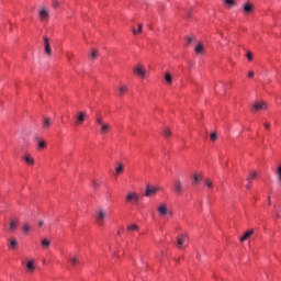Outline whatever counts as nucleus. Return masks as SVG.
<instances>
[{
  "mask_svg": "<svg viewBox=\"0 0 281 281\" xmlns=\"http://www.w3.org/2000/svg\"><path fill=\"white\" fill-rule=\"evenodd\" d=\"M203 179V176L201 175H194L193 177V183H199Z\"/></svg>",
  "mask_w": 281,
  "mask_h": 281,
  "instance_id": "c85d7f7f",
  "label": "nucleus"
},
{
  "mask_svg": "<svg viewBox=\"0 0 281 281\" xmlns=\"http://www.w3.org/2000/svg\"><path fill=\"white\" fill-rule=\"evenodd\" d=\"M90 58H92V59L98 58V50H92Z\"/></svg>",
  "mask_w": 281,
  "mask_h": 281,
  "instance_id": "c9c22d12",
  "label": "nucleus"
},
{
  "mask_svg": "<svg viewBox=\"0 0 281 281\" xmlns=\"http://www.w3.org/2000/svg\"><path fill=\"white\" fill-rule=\"evenodd\" d=\"M173 190L176 194H181L183 192V187L181 186V180H175L173 181Z\"/></svg>",
  "mask_w": 281,
  "mask_h": 281,
  "instance_id": "9d476101",
  "label": "nucleus"
},
{
  "mask_svg": "<svg viewBox=\"0 0 281 281\" xmlns=\"http://www.w3.org/2000/svg\"><path fill=\"white\" fill-rule=\"evenodd\" d=\"M49 19V9H47V8H42L41 10H40V20L42 21V22H45V21H47Z\"/></svg>",
  "mask_w": 281,
  "mask_h": 281,
  "instance_id": "0eeeda50",
  "label": "nucleus"
},
{
  "mask_svg": "<svg viewBox=\"0 0 281 281\" xmlns=\"http://www.w3.org/2000/svg\"><path fill=\"white\" fill-rule=\"evenodd\" d=\"M256 177H258V173L256 171H252L247 178V181L251 182L254 181V179H256Z\"/></svg>",
  "mask_w": 281,
  "mask_h": 281,
  "instance_id": "cd10ccee",
  "label": "nucleus"
},
{
  "mask_svg": "<svg viewBox=\"0 0 281 281\" xmlns=\"http://www.w3.org/2000/svg\"><path fill=\"white\" fill-rule=\"evenodd\" d=\"M95 124L100 126V135H109V133H111V124L104 122L101 115L95 117Z\"/></svg>",
  "mask_w": 281,
  "mask_h": 281,
  "instance_id": "f257e3e1",
  "label": "nucleus"
},
{
  "mask_svg": "<svg viewBox=\"0 0 281 281\" xmlns=\"http://www.w3.org/2000/svg\"><path fill=\"white\" fill-rule=\"evenodd\" d=\"M116 175H122L124 172V164L117 162L115 167Z\"/></svg>",
  "mask_w": 281,
  "mask_h": 281,
  "instance_id": "a211bd4d",
  "label": "nucleus"
},
{
  "mask_svg": "<svg viewBox=\"0 0 281 281\" xmlns=\"http://www.w3.org/2000/svg\"><path fill=\"white\" fill-rule=\"evenodd\" d=\"M8 247L9 249H16V247H19V241L16 240V238L10 239L8 243Z\"/></svg>",
  "mask_w": 281,
  "mask_h": 281,
  "instance_id": "f3484780",
  "label": "nucleus"
},
{
  "mask_svg": "<svg viewBox=\"0 0 281 281\" xmlns=\"http://www.w3.org/2000/svg\"><path fill=\"white\" fill-rule=\"evenodd\" d=\"M125 201L131 205H137V203H139V194H137L136 192H130L126 195Z\"/></svg>",
  "mask_w": 281,
  "mask_h": 281,
  "instance_id": "f03ea898",
  "label": "nucleus"
},
{
  "mask_svg": "<svg viewBox=\"0 0 281 281\" xmlns=\"http://www.w3.org/2000/svg\"><path fill=\"white\" fill-rule=\"evenodd\" d=\"M59 5H60V3L58 2V0L53 1V7L54 8H58Z\"/></svg>",
  "mask_w": 281,
  "mask_h": 281,
  "instance_id": "ea45409f",
  "label": "nucleus"
},
{
  "mask_svg": "<svg viewBox=\"0 0 281 281\" xmlns=\"http://www.w3.org/2000/svg\"><path fill=\"white\" fill-rule=\"evenodd\" d=\"M75 117H76V124L81 125L87 120V112L80 111L77 113V115Z\"/></svg>",
  "mask_w": 281,
  "mask_h": 281,
  "instance_id": "423d86ee",
  "label": "nucleus"
},
{
  "mask_svg": "<svg viewBox=\"0 0 281 281\" xmlns=\"http://www.w3.org/2000/svg\"><path fill=\"white\" fill-rule=\"evenodd\" d=\"M132 32L134 35L138 34L137 30H135V29H133Z\"/></svg>",
  "mask_w": 281,
  "mask_h": 281,
  "instance_id": "c03bdc74",
  "label": "nucleus"
},
{
  "mask_svg": "<svg viewBox=\"0 0 281 281\" xmlns=\"http://www.w3.org/2000/svg\"><path fill=\"white\" fill-rule=\"evenodd\" d=\"M224 3L229 8H234V5H236V0H224Z\"/></svg>",
  "mask_w": 281,
  "mask_h": 281,
  "instance_id": "bb28decb",
  "label": "nucleus"
},
{
  "mask_svg": "<svg viewBox=\"0 0 281 281\" xmlns=\"http://www.w3.org/2000/svg\"><path fill=\"white\" fill-rule=\"evenodd\" d=\"M268 201H269V203H271V198H269V200H268Z\"/></svg>",
  "mask_w": 281,
  "mask_h": 281,
  "instance_id": "49530a36",
  "label": "nucleus"
},
{
  "mask_svg": "<svg viewBox=\"0 0 281 281\" xmlns=\"http://www.w3.org/2000/svg\"><path fill=\"white\" fill-rule=\"evenodd\" d=\"M16 227H19V220L18 217H13L9 224V232L14 234V232H16Z\"/></svg>",
  "mask_w": 281,
  "mask_h": 281,
  "instance_id": "6e6552de",
  "label": "nucleus"
},
{
  "mask_svg": "<svg viewBox=\"0 0 281 281\" xmlns=\"http://www.w3.org/2000/svg\"><path fill=\"white\" fill-rule=\"evenodd\" d=\"M254 235V231H248L244 234V236L241 238H239L240 243H245V240H247V238H249V236Z\"/></svg>",
  "mask_w": 281,
  "mask_h": 281,
  "instance_id": "4be33fe9",
  "label": "nucleus"
},
{
  "mask_svg": "<svg viewBox=\"0 0 281 281\" xmlns=\"http://www.w3.org/2000/svg\"><path fill=\"white\" fill-rule=\"evenodd\" d=\"M137 229H139V226H137V224H132L127 226V232H137Z\"/></svg>",
  "mask_w": 281,
  "mask_h": 281,
  "instance_id": "a878e982",
  "label": "nucleus"
},
{
  "mask_svg": "<svg viewBox=\"0 0 281 281\" xmlns=\"http://www.w3.org/2000/svg\"><path fill=\"white\" fill-rule=\"evenodd\" d=\"M52 124H54V121H52L50 117H43V120H42V128L44 131H47L48 128H50Z\"/></svg>",
  "mask_w": 281,
  "mask_h": 281,
  "instance_id": "1a4fd4ad",
  "label": "nucleus"
},
{
  "mask_svg": "<svg viewBox=\"0 0 281 281\" xmlns=\"http://www.w3.org/2000/svg\"><path fill=\"white\" fill-rule=\"evenodd\" d=\"M22 159L29 166H34V158L32 157L31 154H26L25 156L22 157Z\"/></svg>",
  "mask_w": 281,
  "mask_h": 281,
  "instance_id": "dca6fc26",
  "label": "nucleus"
},
{
  "mask_svg": "<svg viewBox=\"0 0 281 281\" xmlns=\"http://www.w3.org/2000/svg\"><path fill=\"white\" fill-rule=\"evenodd\" d=\"M187 236L180 235L177 237V247L181 248L183 245H186Z\"/></svg>",
  "mask_w": 281,
  "mask_h": 281,
  "instance_id": "2eb2a0df",
  "label": "nucleus"
},
{
  "mask_svg": "<svg viewBox=\"0 0 281 281\" xmlns=\"http://www.w3.org/2000/svg\"><path fill=\"white\" fill-rule=\"evenodd\" d=\"M246 57L248 60H254V54L251 52H247Z\"/></svg>",
  "mask_w": 281,
  "mask_h": 281,
  "instance_id": "f704fd0d",
  "label": "nucleus"
},
{
  "mask_svg": "<svg viewBox=\"0 0 281 281\" xmlns=\"http://www.w3.org/2000/svg\"><path fill=\"white\" fill-rule=\"evenodd\" d=\"M26 269H27V271H30V273L34 272V269H36V267L34 266V260L27 261Z\"/></svg>",
  "mask_w": 281,
  "mask_h": 281,
  "instance_id": "aec40b11",
  "label": "nucleus"
},
{
  "mask_svg": "<svg viewBox=\"0 0 281 281\" xmlns=\"http://www.w3.org/2000/svg\"><path fill=\"white\" fill-rule=\"evenodd\" d=\"M194 41V36L187 37V45H190Z\"/></svg>",
  "mask_w": 281,
  "mask_h": 281,
  "instance_id": "58836bf2",
  "label": "nucleus"
},
{
  "mask_svg": "<svg viewBox=\"0 0 281 281\" xmlns=\"http://www.w3.org/2000/svg\"><path fill=\"white\" fill-rule=\"evenodd\" d=\"M247 190H249V184H246Z\"/></svg>",
  "mask_w": 281,
  "mask_h": 281,
  "instance_id": "a18cd8bd",
  "label": "nucleus"
},
{
  "mask_svg": "<svg viewBox=\"0 0 281 281\" xmlns=\"http://www.w3.org/2000/svg\"><path fill=\"white\" fill-rule=\"evenodd\" d=\"M43 41H44V54H46V56H52V44L49 42V37L44 35Z\"/></svg>",
  "mask_w": 281,
  "mask_h": 281,
  "instance_id": "20e7f679",
  "label": "nucleus"
},
{
  "mask_svg": "<svg viewBox=\"0 0 281 281\" xmlns=\"http://www.w3.org/2000/svg\"><path fill=\"white\" fill-rule=\"evenodd\" d=\"M265 128H267V130L271 128V124L265 123Z\"/></svg>",
  "mask_w": 281,
  "mask_h": 281,
  "instance_id": "37998d69",
  "label": "nucleus"
},
{
  "mask_svg": "<svg viewBox=\"0 0 281 281\" xmlns=\"http://www.w3.org/2000/svg\"><path fill=\"white\" fill-rule=\"evenodd\" d=\"M126 91H128V86H121L119 88V95L122 97L123 94L126 93Z\"/></svg>",
  "mask_w": 281,
  "mask_h": 281,
  "instance_id": "b1692460",
  "label": "nucleus"
},
{
  "mask_svg": "<svg viewBox=\"0 0 281 281\" xmlns=\"http://www.w3.org/2000/svg\"><path fill=\"white\" fill-rule=\"evenodd\" d=\"M22 232H24V234H30V232H32V225H30V223L25 222L23 224Z\"/></svg>",
  "mask_w": 281,
  "mask_h": 281,
  "instance_id": "6ab92c4d",
  "label": "nucleus"
},
{
  "mask_svg": "<svg viewBox=\"0 0 281 281\" xmlns=\"http://www.w3.org/2000/svg\"><path fill=\"white\" fill-rule=\"evenodd\" d=\"M251 10H254V8L251 7V4L246 3V4L244 5V11H246L247 13L251 12Z\"/></svg>",
  "mask_w": 281,
  "mask_h": 281,
  "instance_id": "c756f323",
  "label": "nucleus"
},
{
  "mask_svg": "<svg viewBox=\"0 0 281 281\" xmlns=\"http://www.w3.org/2000/svg\"><path fill=\"white\" fill-rule=\"evenodd\" d=\"M165 80L167 85H172V76L170 75V72L165 74Z\"/></svg>",
  "mask_w": 281,
  "mask_h": 281,
  "instance_id": "393cba45",
  "label": "nucleus"
},
{
  "mask_svg": "<svg viewBox=\"0 0 281 281\" xmlns=\"http://www.w3.org/2000/svg\"><path fill=\"white\" fill-rule=\"evenodd\" d=\"M259 111H267V103L266 102H255L252 104V112L258 113Z\"/></svg>",
  "mask_w": 281,
  "mask_h": 281,
  "instance_id": "39448f33",
  "label": "nucleus"
},
{
  "mask_svg": "<svg viewBox=\"0 0 281 281\" xmlns=\"http://www.w3.org/2000/svg\"><path fill=\"white\" fill-rule=\"evenodd\" d=\"M195 54H203L205 52V48L203 47V43H199L194 48Z\"/></svg>",
  "mask_w": 281,
  "mask_h": 281,
  "instance_id": "412c9836",
  "label": "nucleus"
},
{
  "mask_svg": "<svg viewBox=\"0 0 281 281\" xmlns=\"http://www.w3.org/2000/svg\"><path fill=\"white\" fill-rule=\"evenodd\" d=\"M157 211L160 214V216H166V214H168V205L166 203H161Z\"/></svg>",
  "mask_w": 281,
  "mask_h": 281,
  "instance_id": "ddd939ff",
  "label": "nucleus"
},
{
  "mask_svg": "<svg viewBox=\"0 0 281 281\" xmlns=\"http://www.w3.org/2000/svg\"><path fill=\"white\" fill-rule=\"evenodd\" d=\"M216 139H218V135L216 134V132H213V133L211 134V140H212V142H216Z\"/></svg>",
  "mask_w": 281,
  "mask_h": 281,
  "instance_id": "2f4dec72",
  "label": "nucleus"
},
{
  "mask_svg": "<svg viewBox=\"0 0 281 281\" xmlns=\"http://www.w3.org/2000/svg\"><path fill=\"white\" fill-rule=\"evenodd\" d=\"M47 146V142H45V140H40L38 142V147L40 148H45Z\"/></svg>",
  "mask_w": 281,
  "mask_h": 281,
  "instance_id": "72a5a7b5",
  "label": "nucleus"
},
{
  "mask_svg": "<svg viewBox=\"0 0 281 281\" xmlns=\"http://www.w3.org/2000/svg\"><path fill=\"white\" fill-rule=\"evenodd\" d=\"M68 260H69V262L72 267H76L77 265H80V258L78 257V255H70L68 257Z\"/></svg>",
  "mask_w": 281,
  "mask_h": 281,
  "instance_id": "f8f14e48",
  "label": "nucleus"
},
{
  "mask_svg": "<svg viewBox=\"0 0 281 281\" xmlns=\"http://www.w3.org/2000/svg\"><path fill=\"white\" fill-rule=\"evenodd\" d=\"M49 245H52V241H49V239L47 238L42 239V247L44 249H49Z\"/></svg>",
  "mask_w": 281,
  "mask_h": 281,
  "instance_id": "5701e85b",
  "label": "nucleus"
},
{
  "mask_svg": "<svg viewBox=\"0 0 281 281\" xmlns=\"http://www.w3.org/2000/svg\"><path fill=\"white\" fill-rule=\"evenodd\" d=\"M106 220V212H104V210L99 209L97 211V216H95V222L102 226L104 225V221Z\"/></svg>",
  "mask_w": 281,
  "mask_h": 281,
  "instance_id": "7ed1b4c3",
  "label": "nucleus"
},
{
  "mask_svg": "<svg viewBox=\"0 0 281 281\" xmlns=\"http://www.w3.org/2000/svg\"><path fill=\"white\" fill-rule=\"evenodd\" d=\"M248 78H254V71H252V70H250V71L248 72Z\"/></svg>",
  "mask_w": 281,
  "mask_h": 281,
  "instance_id": "79ce46f5",
  "label": "nucleus"
},
{
  "mask_svg": "<svg viewBox=\"0 0 281 281\" xmlns=\"http://www.w3.org/2000/svg\"><path fill=\"white\" fill-rule=\"evenodd\" d=\"M92 188H95V189L100 188V182H98L97 180H93Z\"/></svg>",
  "mask_w": 281,
  "mask_h": 281,
  "instance_id": "e433bc0d",
  "label": "nucleus"
},
{
  "mask_svg": "<svg viewBox=\"0 0 281 281\" xmlns=\"http://www.w3.org/2000/svg\"><path fill=\"white\" fill-rule=\"evenodd\" d=\"M204 183H205V186L209 187V188H213V187H214V183H213L212 180H210V179H206V180L204 181Z\"/></svg>",
  "mask_w": 281,
  "mask_h": 281,
  "instance_id": "7c9ffc66",
  "label": "nucleus"
},
{
  "mask_svg": "<svg viewBox=\"0 0 281 281\" xmlns=\"http://www.w3.org/2000/svg\"><path fill=\"white\" fill-rule=\"evenodd\" d=\"M43 225H45V222H44L43 220H41V221L38 222V227H43Z\"/></svg>",
  "mask_w": 281,
  "mask_h": 281,
  "instance_id": "a19ab883",
  "label": "nucleus"
},
{
  "mask_svg": "<svg viewBox=\"0 0 281 281\" xmlns=\"http://www.w3.org/2000/svg\"><path fill=\"white\" fill-rule=\"evenodd\" d=\"M164 135L165 137H170V135H172V132L170 131V128H166Z\"/></svg>",
  "mask_w": 281,
  "mask_h": 281,
  "instance_id": "473e14b6",
  "label": "nucleus"
},
{
  "mask_svg": "<svg viewBox=\"0 0 281 281\" xmlns=\"http://www.w3.org/2000/svg\"><path fill=\"white\" fill-rule=\"evenodd\" d=\"M156 192H159V188L147 186L145 196H153Z\"/></svg>",
  "mask_w": 281,
  "mask_h": 281,
  "instance_id": "9b49d317",
  "label": "nucleus"
},
{
  "mask_svg": "<svg viewBox=\"0 0 281 281\" xmlns=\"http://www.w3.org/2000/svg\"><path fill=\"white\" fill-rule=\"evenodd\" d=\"M137 32L138 34H142V32H144V26L142 24H138Z\"/></svg>",
  "mask_w": 281,
  "mask_h": 281,
  "instance_id": "4c0bfd02",
  "label": "nucleus"
},
{
  "mask_svg": "<svg viewBox=\"0 0 281 281\" xmlns=\"http://www.w3.org/2000/svg\"><path fill=\"white\" fill-rule=\"evenodd\" d=\"M134 74L139 76L140 78H146V70H144L143 66H138L135 68Z\"/></svg>",
  "mask_w": 281,
  "mask_h": 281,
  "instance_id": "4468645a",
  "label": "nucleus"
}]
</instances>
